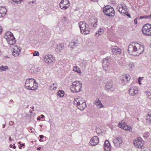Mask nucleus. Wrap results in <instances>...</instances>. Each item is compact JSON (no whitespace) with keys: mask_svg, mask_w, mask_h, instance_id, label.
I'll return each instance as SVG.
<instances>
[{"mask_svg":"<svg viewBox=\"0 0 151 151\" xmlns=\"http://www.w3.org/2000/svg\"><path fill=\"white\" fill-rule=\"evenodd\" d=\"M20 145H21V146H25V144H21Z\"/></svg>","mask_w":151,"mask_h":151,"instance_id":"nucleus-57","label":"nucleus"},{"mask_svg":"<svg viewBox=\"0 0 151 151\" xmlns=\"http://www.w3.org/2000/svg\"><path fill=\"white\" fill-rule=\"evenodd\" d=\"M41 117H39L37 118V120H40Z\"/></svg>","mask_w":151,"mask_h":151,"instance_id":"nucleus-52","label":"nucleus"},{"mask_svg":"<svg viewBox=\"0 0 151 151\" xmlns=\"http://www.w3.org/2000/svg\"><path fill=\"white\" fill-rule=\"evenodd\" d=\"M122 123H123V124H122L123 125V124H125V123L124 122H123V121H122Z\"/></svg>","mask_w":151,"mask_h":151,"instance_id":"nucleus-63","label":"nucleus"},{"mask_svg":"<svg viewBox=\"0 0 151 151\" xmlns=\"http://www.w3.org/2000/svg\"><path fill=\"white\" fill-rule=\"evenodd\" d=\"M30 108L31 109H34V106H32Z\"/></svg>","mask_w":151,"mask_h":151,"instance_id":"nucleus-55","label":"nucleus"},{"mask_svg":"<svg viewBox=\"0 0 151 151\" xmlns=\"http://www.w3.org/2000/svg\"><path fill=\"white\" fill-rule=\"evenodd\" d=\"M76 105L78 109L81 111L83 110L86 106V103L84 102H83L81 104H78Z\"/></svg>","mask_w":151,"mask_h":151,"instance_id":"nucleus-25","label":"nucleus"},{"mask_svg":"<svg viewBox=\"0 0 151 151\" xmlns=\"http://www.w3.org/2000/svg\"><path fill=\"white\" fill-rule=\"evenodd\" d=\"M9 139L10 141H12V139H11V137H9Z\"/></svg>","mask_w":151,"mask_h":151,"instance_id":"nucleus-61","label":"nucleus"},{"mask_svg":"<svg viewBox=\"0 0 151 151\" xmlns=\"http://www.w3.org/2000/svg\"><path fill=\"white\" fill-rule=\"evenodd\" d=\"M40 137L41 139H42L44 138V136L42 135H40L39 136Z\"/></svg>","mask_w":151,"mask_h":151,"instance_id":"nucleus-50","label":"nucleus"},{"mask_svg":"<svg viewBox=\"0 0 151 151\" xmlns=\"http://www.w3.org/2000/svg\"><path fill=\"white\" fill-rule=\"evenodd\" d=\"M111 146L110 143L108 140H106L105 142L104 148L106 151H110L111 150Z\"/></svg>","mask_w":151,"mask_h":151,"instance_id":"nucleus-20","label":"nucleus"},{"mask_svg":"<svg viewBox=\"0 0 151 151\" xmlns=\"http://www.w3.org/2000/svg\"><path fill=\"white\" fill-rule=\"evenodd\" d=\"M73 70L77 73H80L81 72V70L79 69V67L77 66H76L73 67Z\"/></svg>","mask_w":151,"mask_h":151,"instance_id":"nucleus-34","label":"nucleus"},{"mask_svg":"<svg viewBox=\"0 0 151 151\" xmlns=\"http://www.w3.org/2000/svg\"><path fill=\"white\" fill-rule=\"evenodd\" d=\"M54 85H55V84H53L52 85L50 86V89L51 90H53V89H54L53 88V86H54Z\"/></svg>","mask_w":151,"mask_h":151,"instance_id":"nucleus-44","label":"nucleus"},{"mask_svg":"<svg viewBox=\"0 0 151 151\" xmlns=\"http://www.w3.org/2000/svg\"><path fill=\"white\" fill-rule=\"evenodd\" d=\"M94 103L100 109L104 107V105L99 99H97L96 100L94 101Z\"/></svg>","mask_w":151,"mask_h":151,"instance_id":"nucleus-22","label":"nucleus"},{"mask_svg":"<svg viewBox=\"0 0 151 151\" xmlns=\"http://www.w3.org/2000/svg\"><path fill=\"white\" fill-rule=\"evenodd\" d=\"M78 24L81 33L84 35H87L89 33L90 29L85 22H80Z\"/></svg>","mask_w":151,"mask_h":151,"instance_id":"nucleus-3","label":"nucleus"},{"mask_svg":"<svg viewBox=\"0 0 151 151\" xmlns=\"http://www.w3.org/2000/svg\"><path fill=\"white\" fill-rule=\"evenodd\" d=\"M142 31L144 35L151 36V25L148 24H145L143 27Z\"/></svg>","mask_w":151,"mask_h":151,"instance_id":"nucleus-5","label":"nucleus"},{"mask_svg":"<svg viewBox=\"0 0 151 151\" xmlns=\"http://www.w3.org/2000/svg\"><path fill=\"white\" fill-rule=\"evenodd\" d=\"M113 82L112 81H111L110 83H107L106 85L105 89L106 90H108L111 89L112 87V83Z\"/></svg>","mask_w":151,"mask_h":151,"instance_id":"nucleus-26","label":"nucleus"},{"mask_svg":"<svg viewBox=\"0 0 151 151\" xmlns=\"http://www.w3.org/2000/svg\"><path fill=\"white\" fill-rule=\"evenodd\" d=\"M133 143L136 147L142 149L143 146L144 141L142 140L141 138L138 137L137 139L134 140Z\"/></svg>","mask_w":151,"mask_h":151,"instance_id":"nucleus-6","label":"nucleus"},{"mask_svg":"<svg viewBox=\"0 0 151 151\" xmlns=\"http://www.w3.org/2000/svg\"><path fill=\"white\" fill-rule=\"evenodd\" d=\"M11 123L12 124H13L14 123V122L12 121H10L9 122V124H11Z\"/></svg>","mask_w":151,"mask_h":151,"instance_id":"nucleus-51","label":"nucleus"},{"mask_svg":"<svg viewBox=\"0 0 151 151\" xmlns=\"http://www.w3.org/2000/svg\"><path fill=\"white\" fill-rule=\"evenodd\" d=\"M99 138L97 136H95L91 138L89 143L91 145L95 146L99 143Z\"/></svg>","mask_w":151,"mask_h":151,"instance_id":"nucleus-14","label":"nucleus"},{"mask_svg":"<svg viewBox=\"0 0 151 151\" xmlns=\"http://www.w3.org/2000/svg\"><path fill=\"white\" fill-rule=\"evenodd\" d=\"M127 67L129 70H131L134 68L133 64H129L127 65Z\"/></svg>","mask_w":151,"mask_h":151,"instance_id":"nucleus-36","label":"nucleus"},{"mask_svg":"<svg viewBox=\"0 0 151 151\" xmlns=\"http://www.w3.org/2000/svg\"><path fill=\"white\" fill-rule=\"evenodd\" d=\"M135 49L136 55H138L141 54L144 50V47L142 45L140 44L136 43Z\"/></svg>","mask_w":151,"mask_h":151,"instance_id":"nucleus-8","label":"nucleus"},{"mask_svg":"<svg viewBox=\"0 0 151 151\" xmlns=\"http://www.w3.org/2000/svg\"><path fill=\"white\" fill-rule=\"evenodd\" d=\"M14 145V146H13V148H14V149H15L16 148V147L15 146V145Z\"/></svg>","mask_w":151,"mask_h":151,"instance_id":"nucleus-58","label":"nucleus"},{"mask_svg":"<svg viewBox=\"0 0 151 151\" xmlns=\"http://www.w3.org/2000/svg\"><path fill=\"white\" fill-rule=\"evenodd\" d=\"M69 4L68 0H62L60 4V6L61 9L65 10L69 6Z\"/></svg>","mask_w":151,"mask_h":151,"instance_id":"nucleus-9","label":"nucleus"},{"mask_svg":"<svg viewBox=\"0 0 151 151\" xmlns=\"http://www.w3.org/2000/svg\"><path fill=\"white\" fill-rule=\"evenodd\" d=\"M116 9H118L119 11V9H122V10L125 9L128 10V9L126 8V6L125 5H122L121 4L120 5H119L116 7Z\"/></svg>","mask_w":151,"mask_h":151,"instance_id":"nucleus-29","label":"nucleus"},{"mask_svg":"<svg viewBox=\"0 0 151 151\" xmlns=\"http://www.w3.org/2000/svg\"><path fill=\"white\" fill-rule=\"evenodd\" d=\"M78 44L77 42H72L69 43V46L70 47L72 48H75L76 46H78Z\"/></svg>","mask_w":151,"mask_h":151,"instance_id":"nucleus-28","label":"nucleus"},{"mask_svg":"<svg viewBox=\"0 0 151 151\" xmlns=\"http://www.w3.org/2000/svg\"><path fill=\"white\" fill-rule=\"evenodd\" d=\"M122 124H123V123H122V122L121 123H119L118 124V127L120 128H123V127H124L125 124H123V125Z\"/></svg>","mask_w":151,"mask_h":151,"instance_id":"nucleus-39","label":"nucleus"},{"mask_svg":"<svg viewBox=\"0 0 151 151\" xmlns=\"http://www.w3.org/2000/svg\"><path fill=\"white\" fill-rule=\"evenodd\" d=\"M136 43L133 42L130 44L128 47V52L131 55H136L135 47Z\"/></svg>","mask_w":151,"mask_h":151,"instance_id":"nucleus-7","label":"nucleus"},{"mask_svg":"<svg viewBox=\"0 0 151 151\" xmlns=\"http://www.w3.org/2000/svg\"><path fill=\"white\" fill-rule=\"evenodd\" d=\"M53 90H55L57 88V86L55 84V85H54V86H53Z\"/></svg>","mask_w":151,"mask_h":151,"instance_id":"nucleus-47","label":"nucleus"},{"mask_svg":"<svg viewBox=\"0 0 151 151\" xmlns=\"http://www.w3.org/2000/svg\"><path fill=\"white\" fill-rule=\"evenodd\" d=\"M13 146H13V145H10V147L11 148H12Z\"/></svg>","mask_w":151,"mask_h":151,"instance_id":"nucleus-56","label":"nucleus"},{"mask_svg":"<svg viewBox=\"0 0 151 151\" xmlns=\"http://www.w3.org/2000/svg\"><path fill=\"white\" fill-rule=\"evenodd\" d=\"M25 87L28 90L35 91L38 88L37 82L33 78L27 79L25 82Z\"/></svg>","mask_w":151,"mask_h":151,"instance_id":"nucleus-1","label":"nucleus"},{"mask_svg":"<svg viewBox=\"0 0 151 151\" xmlns=\"http://www.w3.org/2000/svg\"><path fill=\"white\" fill-rule=\"evenodd\" d=\"M10 102H13V100H12V99H11V100H10Z\"/></svg>","mask_w":151,"mask_h":151,"instance_id":"nucleus-64","label":"nucleus"},{"mask_svg":"<svg viewBox=\"0 0 151 151\" xmlns=\"http://www.w3.org/2000/svg\"><path fill=\"white\" fill-rule=\"evenodd\" d=\"M103 10L104 14L108 16L113 17L115 15L114 10L111 6H106L103 8Z\"/></svg>","mask_w":151,"mask_h":151,"instance_id":"nucleus-4","label":"nucleus"},{"mask_svg":"<svg viewBox=\"0 0 151 151\" xmlns=\"http://www.w3.org/2000/svg\"><path fill=\"white\" fill-rule=\"evenodd\" d=\"M110 59L109 57H107L103 60L102 65L104 68H106L109 66V61Z\"/></svg>","mask_w":151,"mask_h":151,"instance_id":"nucleus-19","label":"nucleus"},{"mask_svg":"<svg viewBox=\"0 0 151 151\" xmlns=\"http://www.w3.org/2000/svg\"><path fill=\"white\" fill-rule=\"evenodd\" d=\"M13 35L12 33L10 32H6L4 35V37L6 39L9 38H11L12 36H13Z\"/></svg>","mask_w":151,"mask_h":151,"instance_id":"nucleus-27","label":"nucleus"},{"mask_svg":"<svg viewBox=\"0 0 151 151\" xmlns=\"http://www.w3.org/2000/svg\"><path fill=\"white\" fill-rule=\"evenodd\" d=\"M130 76L128 74H124L122 76L121 81L122 83L126 84L129 82L130 79Z\"/></svg>","mask_w":151,"mask_h":151,"instance_id":"nucleus-12","label":"nucleus"},{"mask_svg":"<svg viewBox=\"0 0 151 151\" xmlns=\"http://www.w3.org/2000/svg\"><path fill=\"white\" fill-rule=\"evenodd\" d=\"M12 0L14 2H16V3H18L19 1H22V0Z\"/></svg>","mask_w":151,"mask_h":151,"instance_id":"nucleus-43","label":"nucleus"},{"mask_svg":"<svg viewBox=\"0 0 151 151\" xmlns=\"http://www.w3.org/2000/svg\"><path fill=\"white\" fill-rule=\"evenodd\" d=\"M64 91L60 90L57 93V95L60 97H63L64 96Z\"/></svg>","mask_w":151,"mask_h":151,"instance_id":"nucleus-33","label":"nucleus"},{"mask_svg":"<svg viewBox=\"0 0 151 151\" xmlns=\"http://www.w3.org/2000/svg\"><path fill=\"white\" fill-rule=\"evenodd\" d=\"M9 68L7 66L2 65L0 67V71H5L8 69Z\"/></svg>","mask_w":151,"mask_h":151,"instance_id":"nucleus-31","label":"nucleus"},{"mask_svg":"<svg viewBox=\"0 0 151 151\" xmlns=\"http://www.w3.org/2000/svg\"><path fill=\"white\" fill-rule=\"evenodd\" d=\"M6 12V9L5 7L2 6L0 7V17H4Z\"/></svg>","mask_w":151,"mask_h":151,"instance_id":"nucleus-23","label":"nucleus"},{"mask_svg":"<svg viewBox=\"0 0 151 151\" xmlns=\"http://www.w3.org/2000/svg\"><path fill=\"white\" fill-rule=\"evenodd\" d=\"M44 60L46 63H51L54 61L55 58L52 55H46L44 57Z\"/></svg>","mask_w":151,"mask_h":151,"instance_id":"nucleus-10","label":"nucleus"},{"mask_svg":"<svg viewBox=\"0 0 151 151\" xmlns=\"http://www.w3.org/2000/svg\"><path fill=\"white\" fill-rule=\"evenodd\" d=\"M149 19H151V14H150V15H149Z\"/></svg>","mask_w":151,"mask_h":151,"instance_id":"nucleus-60","label":"nucleus"},{"mask_svg":"<svg viewBox=\"0 0 151 151\" xmlns=\"http://www.w3.org/2000/svg\"><path fill=\"white\" fill-rule=\"evenodd\" d=\"M96 23H97V22H96L95 23L93 24V26L94 27H96V26H97Z\"/></svg>","mask_w":151,"mask_h":151,"instance_id":"nucleus-48","label":"nucleus"},{"mask_svg":"<svg viewBox=\"0 0 151 151\" xmlns=\"http://www.w3.org/2000/svg\"><path fill=\"white\" fill-rule=\"evenodd\" d=\"M21 50V48L19 46L18 47L17 46H15L13 49L12 52L13 56L15 57L19 56Z\"/></svg>","mask_w":151,"mask_h":151,"instance_id":"nucleus-13","label":"nucleus"},{"mask_svg":"<svg viewBox=\"0 0 151 151\" xmlns=\"http://www.w3.org/2000/svg\"><path fill=\"white\" fill-rule=\"evenodd\" d=\"M103 29L101 28H100L98 31V32H96V35L97 37H98L99 35H101L103 33Z\"/></svg>","mask_w":151,"mask_h":151,"instance_id":"nucleus-32","label":"nucleus"},{"mask_svg":"<svg viewBox=\"0 0 151 151\" xmlns=\"http://www.w3.org/2000/svg\"><path fill=\"white\" fill-rule=\"evenodd\" d=\"M141 78V77H139L138 78V82L139 83V84H141V83L140 82V79Z\"/></svg>","mask_w":151,"mask_h":151,"instance_id":"nucleus-45","label":"nucleus"},{"mask_svg":"<svg viewBox=\"0 0 151 151\" xmlns=\"http://www.w3.org/2000/svg\"><path fill=\"white\" fill-rule=\"evenodd\" d=\"M124 61L123 60L121 59H120V60H119V64L121 65H123L124 64L123 63V62H124Z\"/></svg>","mask_w":151,"mask_h":151,"instance_id":"nucleus-40","label":"nucleus"},{"mask_svg":"<svg viewBox=\"0 0 151 151\" xmlns=\"http://www.w3.org/2000/svg\"><path fill=\"white\" fill-rule=\"evenodd\" d=\"M146 120L148 122H151V111L148 113L147 114Z\"/></svg>","mask_w":151,"mask_h":151,"instance_id":"nucleus-30","label":"nucleus"},{"mask_svg":"<svg viewBox=\"0 0 151 151\" xmlns=\"http://www.w3.org/2000/svg\"><path fill=\"white\" fill-rule=\"evenodd\" d=\"M82 83L79 81H76L73 82L70 87L71 91L74 93L80 92L82 88Z\"/></svg>","mask_w":151,"mask_h":151,"instance_id":"nucleus-2","label":"nucleus"},{"mask_svg":"<svg viewBox=\"0 0 151 151\" xmlns=\"http://www.w3.org/2000/svg\"><path fill=\"white\" fill-rule=\"evenodd\" d=\"M145 93L146 94L147 98L151 100V92L150 91H146Z\"/></svg>","mask_w":151,"mask_h":151,"instance_id":"nucleus-35","label":"nucleus"},{"mask_svg":"<svg viewBox=\"0 0 151 151\" xmlns=\"http://www.w3.org/2000/svg\"><path fill=\"white\" fill-rule=\"evenodd\" d=\"M127 128L128 130H129L130 132H131L132 131V129L131 127L129 126H127Z\"/></svg>","mask_w":151,"mask_h":151,"instance_id":"nucleus-41","label":"nucleus"},{"mask_svg":"<svg viewBox=\"0 0 151 151\" xmlns=\"http://www.w3.org/2000/svg\"><path fill=\"white\" fill-rule=\"evenodd\" d=\"M91 0L93 2H94V1L97 2L98 1V0Z\"/></svg>","mask_w":151,"mask_h":151,"instance_id":"nucleus-53","label":"nucleus"},{"mask_svg":"<svg viewBox=\"0 0 151 151\" xmlns=\"http://www.w3.org/2000/svg\"><path fill=\"white\" fill-rule=\"evenodd\" d=\"M134 23L135 24H137V19L136 18L134 20Z\"/></svg>","mask_w":151,"mask_h":151,"instance_id":"nucleus-49","label":"nucleus"},{"mask_svg":"<svg viewBox=\"0 0 151 151\" xmlns=\"http://www.w3.org/2000/svg\"><path fill=\"white\" fill-rule=\"evenodd\" d=\"M2 31V28L0 26V34H1Z\"/></svg>","mask_w":151,"mask_h":151,"instance_id":"nucleus-46","label":"nucleus"},{"mask_svg":"<svg viewBox=\"0 0 151 151\" xmlns=\"http://www.w3.org/2000/svg\"><path fill=\"white\" fill-rule=\"evenodd\" d=\"M127 10H120L119 9V12L122 15H127L129 18H131L130 14L127 12Z\"/></svg>","mask_w":151,"mask_h":151,"instance_id":"nucleus-24","label":"nucleus"},{"mask_svg":"<svg viewBox=\"0 0 151 151\" xmlns=\"http://www.w3.org/2000/svg\"><path fill=\"white\" fill-rule=\"evenodd\" d=\"M41 148V147H37V150H40Z\"/></svg>","mask_w":151,"mask_h":151,"instance_id":"nucleus-54","label":"nucleus"},{"mask_svg":"<svg viewBox=\"0 0 151 151\" xmlns=\"http://www.w3.org/2000/svg\"><path fill=\"white\" fill-rule=\"evenodd\" d=\"M39 141H40V142H42L43 141L41 139H40L39 140Z\"/></svg>","mask_w":151,"mask_h":151,"instance_id":"nucleus-62","label":"nucleus"},{"mask_svg":"<svg viewBox=\"0 0 151 151\" xmlns=\"http://www.w3.org/2000/svg\"><path fill=\"white\" fill-rule=\"evenodd\" d=\"M83 100V98L80 96H78L77 97L74 99V103L75 104L77 105L80 104V103H82L84 102Z\"/></svg>","mask_w":151,"mask_h":151,"instance_id":"nucleus-21","label":"nucleus"},{"mask_svg":"<svg viewBox=\"0 0 151 151\" xmlns=\"http://www.w3.org/2000/svg\"><path fill=\"white\" fill-rule=\"evenodd\" d=\"M111 50L113 54L119 55L121 53V49L117 46H115L113 48H112Z\"/></svg>","mask_w":151,"mask_h":151,"instance_id":"nucleus-16","label":"nucleus"},{"mask_svg":"<svg viewBox=\"0 0 151 151\" xmlns=\"http://www.w3.org/2000/svg\"><path fill=\"white\" fill-rule=\"evenodd\" d=\"M44 117V115H42L41 117V118H43Z\"/></svg>","mask_w":151,"mask_h":151,"instance_id":"nucleus-59","label":"nucleus"},{"mask_svg":"<svg viewBox=\"0 0 151 151\" xmlns=\"http://www.w3.org/2000/svg\"><path fill=\"white\" fill-rule=\"evenodd\" d=\"M11 37V38H9L6 39V40L9 44L10 45H12L15 44L16 43V40L15 39L13 35V36H12Z\"/></svg>","mask_w":151,"mask_h":151,"instance_id":"nucleus-18","label":"nucleus"},{"mask_svg":"<svg viewBox=\"0 0 151 151\" xmlns=\"http://www.w3.org/2000/svg\"><path fill=\"white\" fill-rule=\"evenodd\" d=\"M129 91L130 95L132 96H134L138 93V88L136 87H131Z\"/></svg>","mask_w":151,"mask_h":151,"instance_id":"nucleus-15","label":"nucleus"},{"mask_svg":"<svg viewBox=\"0 0 151 151\" xmlns=\"http://www.w3.org/2000/svg\"><path fill=\"white\" fill-rule=\"evenodd\" d=\"M144 18L147 19H149V15L145 16H140L139 17V19H144Z\"/></svg>","mask_w":151,"mask_h":151,"instance_id":"nucleus-37","label":"nucleus"},{"mask_svg":"<svg viewBox=\"0 0 151 151\" xmlns=\"http://www.w3.org/2000/svg\"><path fill=\"white\" fill-rule=\"evenodd\" d=\"M123 129L124 130H128L127 125L125 126L124 125V127H123Z\"/></svg>","mask_w":151,"mask_h":151,"instance_id":"nucleus-42","label":"nucleus"},{"mask_svg":"<svg viewBox=\"0 0 151 151\" xmlns=\"http://www.w3.org/2000/svg\"><path fill=\"white\" fill-rule=\"evenodd\" d=\"M122 137L120 136L116 137L113 140V142L115 147H118L122 144Z\"/></svg>","mask_w":151,"mask_h":151,"instance_id":"nucleus-11","label":"nucleus"},{"mask_svg":"<svg viewBox=\"0 0 151 151\" xmlns=\"http://www.w3.org/2000/svg\"><path fill=\"white\" fill-rule=\"evenodd\" d=\"M39 55V53L38 51H35L33 53V56H34Z\"/></svg>","mask_w":151,"mask_h":151,"instance_id":"nucleus-38","label":"nucleus"},{"mask_svg":"<svg viewBox=\"0 0 151 151\" xmlns=\"http://www.w3.org/2000/svg\"><path fill=\"white\" fill-rule=\"evenodd\" d=\"M64 47L63 44L59 43L57 44V47H56L55 50L56 52L59 53L62 50L64 49Z\"/></svg>","mask_w":151,"mask_h":151,"instance_id":"nucleus-17","label":"nucleus"}]
</instances>
